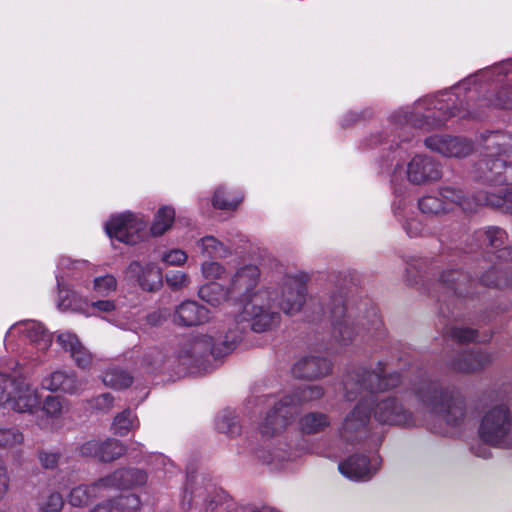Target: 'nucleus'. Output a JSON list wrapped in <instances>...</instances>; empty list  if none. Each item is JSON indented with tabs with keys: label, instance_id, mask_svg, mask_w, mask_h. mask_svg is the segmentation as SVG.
Here are the masks:
<instances>
[{
	"label": "nucleus",
	"instance_id": "5fc2aeb1",
	"mask_svg": "<svg viewBox=\"0 0 512 512\" xmlns=\"http://www.w3.org/2000/svg\"><path fill=\"white\" fill-rule=\"evenodd\" d=\"M65 406L57 396H48L43 403L44 412L53 418L59 417L64 412Z\"/></svg>",
	"mask_w": 512,
	"mask_h": 512
},
{
	"label": "nucleus",
	"instance_id": "9b49d317",
	"mask_svg": "<svg viewBox=\"0 0 512 512\" xmlns=\"http://www.w3.org/2000/svg\"><path fill=\"white\" fill-rule=\"evenodd\" d=\"M368 403L374 404V418L381 424L413 426L416 421L413 414L405 409L396 397L372 399V394H365Z\"/></svg>",
	"mask_w": 512,
	"mask_h": 512
},
{
	"label": "nucleus",
	"instance_id": "a19ab883",
	"mask_svg": "<svg viewBox=\"0 0 512 512\" xmlns=\"http://www.w3.org/2000/svg\"><path fill=\"white\" fill-rule=\"evenodd\" d=\"M419 209L422 213L428 215H442L450 211L448 203L441 197L434 195H427L422 197L418 202Z\"/></svg>",
	"mask_w": 512,
	"mask_h": 512
},
{
	"label": "nucleus",
	"instance_id": "b1692460",
	"mask_svg": "<svg viewBox=\"0 0 512 512\" xmlns=\"http://www.w3.org/2000/svg\"><path fill=\"white\" fill-rule=\"evenodd\" d=\"M332 371L331 362L323 357L308 356L297 361L292 373L297 378L314 379L329 375Z\"/></svg>",
	"mask_w": 512,
	"mask_h": 512
},
{
	"label": "nucleus",
	"instance_id": "4d7b16f0",
	"mask_svg": "<svg viewBox=\"0 0 512 512\" xmlns=\"http://www.w3.org/2000/svg\"><path fill=\"white\" fill-rule=\"evenodd\" d=\"M161 259L168 265L181 266L187 261V254L181 249H173L164 253Z\"/></svg>",
	"mask_w": 512,
	"mask_h": 512
},
{
	"label": "nucleus",
	"instance_id": "69168bd1",
	"mask_svg": "<svg viewBox=\"0 0 512 512\" xmlns=\"http://www.w3.org/2000/svg\"><path fill=\"white\" fill-rule=\"evenodd\" d=\"M92 308L98 313H110L115 310V303L111 300H99L92 302Z\"/></svg>",
	"mask_w": 512,
	"mask_h": 512
},
{
	"label": "nucleus",
	"instance_id": "f3484780",
	"mask_svg": "<svg viewBox=\"0 0 512 512\" xmlns=\"http://www.w3.org/2000/svg\"><path fill=\"white\" fill-rule=\"evenodd\" d=\"M15 334H23L30 344L34 345L38 351L45 352L52 344L51 334L44 326L33 320L21 321L14 324L6 334V342H10Z\"/></svg>",
	"mask_w": 512,
	"mask_h": 512
},
{
	"label": "nucleus",
	"instance_id": "774afa93",
	"mask_svg": "<svg viewBox=\"0 0 512 512\" xmlns=\"http://www.w3.org/2000/svg\"><path fill=\"white\" fill-rule=\"evenodd\" d=\"M94 405L101 410L110 409L113 405V397L109 393L102 394L95 399Z\"/></svg>",
	"mask_w": 512,
	"mask_h": 512
},
{
	"label": "nucleus",
	"instance_id": "f257e3e1",
	"mask_svg": "<svg viewBox=\"0 0 512 512\" xmlns=\"http://www.w3.org/2000/svg\"><path fill=\"white\" fill-rule=\"evenodd\" d=\"M401 383V375L396 372L387 373L383 362H378L372 371L357 368L347 372L343 378L344 397L348 401L360 399L341 423L339 435L342 440L355 444L366 438L370 422V405L365 394L390 390Z\"/></svg>",
	"mask_w": 512,
	"mask_h": 512
},
{
	"label": "nucleus",
	"instance_id": "72a5a7b5",
	"mask_svg": "<svg viewBox=\"0 0 512 512\" xmlns=\"http://www.w3.org/2000/svg\"><path fill=\"white\" fill-rule=\"evenodd\" d=\"M201 254L210 258H226L231 254V250L224 243L214 236H205L197 241Z\"/></svg>",
	"mask_w": 512,
	"mask_h": 512
},
{
	"label": "nucleus",
	"instance_id": "ddd939ff",
	"mask_svg": "<svg viewBox=\"0 0 512 512\" xmlns=\"http://www.w3.org/2000/svg\"><path fill=\"white\" fill-rule=\"evenodd\" d=\"M220 502L221 497L214 485L211 483L203 485V479L199 481L198 477H188L183 505L187 504L190 507L195 503L202 506L205 512H213Z\"/></svg>",
	"mask_w": 512,
	"mask_h": 512
},
{
	"label": "nucleus",
	"instance_id": "13d9d810",
	"mask_svg": "<svg viewBox=\"0 0 512 512\" xmlns=\"http://www.w3.org/2000/svg\"><path fill=\"white\" fill-rule=\"evenodd\" d=\"M114 501L120 504L121 512L134 511L140 507L141 501L136 494H128L115 498Z\"/></svg>",
	"mask_w": 512,
	"mask_h": 512
},
{
	"label": "nucleus",
	"instance_id": "c9c22d12",
	"mask_svg": "<svg viewBox=\"0 0 512 512\" xmlns=\"http://www.w3.org/2000/svg\"><path fill=\"white\" fill-rule=\"evenodd\" d=\"M480 281L488 287H512V270L493 267L481 277Z\"/></svg>",
	"mask_w": 512,
	"mask_h": 512
},
{
	"label": "nucleus",
	"instance_id": "2f4dec72",
	"mask_svg": "<svg viewBox=\"0 0 512 512\" xmlns=\"http://www.w3.org/2000/svg\"><path fill=\"white\" fill-rule=\"evenodd\" d=\"M330 424L329 416L322 412H310L299 419V428L304 434L323 432Z\"/></svg>",
	"mask_w": 512,
	"mask_h": 512
},
{
	"label": "nucleus",
	"instance_id": "6e6d98bb",
	"mask_svg": "<svg viewBox=\"0 0 512 512\" xmlns=\"http://www.w3.org/2000/svg\"><path fill=\"white\" fill-rule=\"evenodd\" d=\"M449 334L454 340L461 343L474 341L477 336L475 330L463 327H452Z\"/></svg>",
	"mask_w": 512,
	"mask_h": 512
},
{
	"label": "nucleus",
	"instance_id": "393cba45",
	"mask_svg": "<svg viewBox=\"0 0 512 512\" xmlns=\"http://www.w3.org/2000/svg\"><path fill=\"white\" fill-rule=\"evenodd\" d=\"M40 407V399L35 389L22 380H18L11 398L12 409L18 413L33 414Z\"/></svg>",
	"mask_w": 512,
	"mask_h": 512
},
{
	"label": "nucleus",
	"instance_id": "0eeeda50",
	"mask_svg": "<svg viewBox=\"0 0 512 512\" xmlns=\"http://www.w3.org/2000/svg\"><path fill=\"white\" fill-rule=\"evenodd\" d=\"M276 284V290L268 288L272 293L273 305L289 316L301 312L308 298L306 276L284 273L277 278Z\"/></svg>",
	"mask_w": 512,
	"mask_h": 512
},
{
	"label": "nucleus",
	"instance_id": "6e6552de",
	"mask_svg": "<svg viewBox=\"0 0 512 512\" xmlns=\"http://www.w3.org/2000/svg\"><path fill=\"white\" fill-rule=\"evenodd\" d=\"M482 441L491 446L505 448L512 444V412L507 404L500 403L488 408L478 429Z\"/></svg>",
	"mask_w": 512,
	"mask_h": 512
},
{
	"label": "nucleus",
	"instance_id": "412c9836",
	"mask_svg": "<svg viewBox=\"0 0 512 512\" xmlns=\"http://www.w3.org/2000/svg\"><path fill=\"white\" fill-rule=\"evenodd\" d=\"M125 273L126 277L136 280L147 291L157 290L162 285V272L151 263L143 266L138 261H132Z\"/></svg>",
	"mask_w": 512,
	"mask_h": 512
},
{
	"label": "nucleus",
	"instance_id": "79ce46f5",
	"mask_svg": "<svg viewBox=\"0 0 512 512\" xmlns=\"http://www.w3.org/2000/svg\"><path fill=\"white\" fill-rule=\"evenodd\" d=\"M216 429L225 434L233 435L238 433L237 416L234 411L225 409L221 411L215 420Z\"/></svg>",
	"mask_w": 512,
	"mask_h": 512
},
{
	"label": "nucleus",
	"instance_id": "603ef678",
	"mask_svg": "<svg viewBox=\"0 0 512 512\" xmlns=\"http://www.w3.org/2000/svg\"><path fill=\"white\" fill-rule=\"evenodd\" d=\"M165 281L172 290H180L189 285V276L181 271H169L165 275Z\"/></svg>",
	"mask_w": 512,
	"mask_h": 512
},
{
	"label": "nucleus",
	"instance_id": "bb28decb",
	"mask_svg": "<svg viewBox=\"0 0 512 512\" xmlns=\"http://www.w3.org/2000/svg\"><path fill=\"white\" fill-rule=\"evenodd\" d=\"M43 388L50 391H63L77 393L81 388V382L73 372L55 371L42 380Z\"/></svg>",
	"mask_w": 512,
	"mask_h": 512
},
{
	"label": "nucleus",
	"instance_id": "aec40b11",
	"mask_svg": "<svg viewBox=\"0 0 512 512\" xmlns=\"http://www.w3.org/2000/svg\"><path fill=\"white\" fill-rule=\"evenodd\" d=\"M483 155L500 157L512 155V134L506 131H487L479 136Z\"/></svg>",
	"mask_w": 512,
	"mask_h": 512
},
{
	"label": "nucleus",
	"instance_id": "ea45409f",
	"mask_svg": "<svg viewBox=\"0 0 512 512\" xmlns=\"http://www.w3.org/2000/svg\"><path fill=\"white\" fill-rule=\"evenodd\" d=\"M132 381V376L118 367L109 368L103 375L104 384L114 389L127 388L132 384Z\"/></svg>",
	"mask_w": 512,
	"mask_h": 512
},
{
	"label": "nucleus",
	"instance_id": "423d86ee",
	"mask_svg": "<svg viewBox=\"0 0 512 512\" xmlns=\"http://www.w3.org/2000/svg\"><path fill=\"white\" fill-rule=\"evenodd\" d=\"M323 395L324 389L321 386L303 385L278 402L273 401V407L259 426L261 435L270 438L281 433L294 419L301 404L318 400Z\"/></svg>",
	"mask_w": 512,
	"mask_h": 512
},
{
	"label": "nucleus",
	"instance_id": "680f3d73",
	"mask_svg": "<svg viewBox=\"0 0 512 512\" xmlns=\"http://www.w3.org/2000/svg\"><path fill=\"white\" fill-rule=\"evenodd\" d=\"M90 512H121L120 504L110 499L96 505Z\"/></svg>",
	"mask_w": 512,
	"mask_h": 512
},
{
	"label": "nucleus",
	"instance_id": "9d476101",
	"mask_svg": "<svg viewBox=\"0 0 512 512\" xmlns=\"http://www.w3.org/2000/svg\"><path fill=\"white\" fill-rule=\"evenodd\" d=\"M146 226L147 223L143 218L125 212L111 217L105 225V231L111 239L134 245L142 240Z\"/></svg>",
	"mask_w": 512,
	"mask_h": 512
},
{
	"label": "nucleus",
	"instance_id": "2eb2a0df",
	"mask_svg": "<svg viewBox=\"0 0 512 512\" xmlns=\"http://www.w3.org/2000/svg\"><path fill=\"white\" fill-rule=\"evenodd\" d=\"M407 180L415 185L438 181L442 177L440 164L426 155H416L407 164Z\"/></svg>",
	"mask_w": 512,
	"mask_h": 512
},
{
	"label": "nucleus",
	"instance_id": "e433bc0d",
	"mask_svg": "<svg viewBox=\"0 0 512 512\" xmlns=\"http://www.w3.org/2000/svg\"><path fill=\"white\" fill-rule=\"evenodd\" d=\"M138 426L139 421L135 413L130 409H126L114 417L111 429L114 434L125 436Z\"/></svg>",
	"mask_w": 512,
	"mask_h": 512
},
{
	"label": "nucleus",
	"instance_id": "473e14b6",
	"mask_svg": "<svg viewBox=\"0 0 512 512\" xmlns=\"http://www.w3.org/2000/svg\"><path fill=\"white\" fill-rule=\"evenodd\" d=\"M198 296L212 306H218L229 297L231 298L229 287L224 288L216 282L207 283L201 286L198 291Z\"/></svg>",
	"mask_w": 512,
	"mask_h": 512
},
{
	"label": "nucleus",
	"instance_id": "5701e85b",
	"mask_svg": "<svg viewBox=\"0 0 512 512\" xmlns=\"http://www.w3.org/2000/svg\"><path fill=\"white\" fill-rule=\"evenodd\" d=\"M377 463H370L364 455H353L339 463L338 469L345 477L355 481L369 480L377 470Z\"/></svg>",
	"mask_w": 512,
	"mask_h": 512
},
{
	"label": "nucleus",
	"instance_id": "338daca9",
	"mask_svg": "<svg viewBox=\"0 0 512 512\" xmlns=\"http://www.w3.org/2000/svg\"><path fill=\"white\" fill-rule=\"evenodd\" d=\"M9 476L7 469L3 464H0V499H2L9 488Z\"/></svg>",
	"mask_w": 512,
	"mask_h": 512
},
{
	"label": "nucleus",
	"instance_id": "052dcab7",
	"mask_svg": "<svg viewBox=\"0 0 512 512\" xmlns=\"http://www.w3.org/2000/svg\"><path fill=\"white\" fill-rule=\"evenodd\" d=\"M60 455L52 451H41L39 453V461L45 468H54L57 466Z\"/></svg>",
	"mask_w": 512,
	"mask_h": 512
},
{
	"label": "nucleus",
	"instance_id": "7c9ffc66",
	"mask_svg": "<svg viewBox=\"0 0 512 512\" xmlns=\"http://www.w3.org/2000/svg\"><path fill=\"white\" fill-rule=\"evenodd\" d=\"M99 480L91 486L80 485L73 488L69 494V503L75 507L86 505L93 497L107 492L106 486H98Z\"/></svg>",
	"mask_w": 512,
	"mask_h": 512
},
{
	"label": "nucleus",
	"instance_id": "4be33fe9",
	"mask_svg": "<svg viewBox=\"0 0 512 512\" xmlns=\"http://www.w3.org/2000/svg\"><path fill=\"white\" fill-rule=\"evenodd\" d=\"M57 343L70 353L75 364L81 369H89L93 364L92 353L81 343L76 334L62 332L57 337Z\"/></svg>",
	"mask_w": 512,
	"mask_h": 512
},
{
	"label": "nucleus",
	"instance_id": "864d4df0",
	"mask_svg": "<svg viewBox=\"0 0 512 512\" xmlns=\"http://www.w3.org/2000/svg\"><path fill=\"white\" fill-rule=\"evenodd\" d=\"M23 434L17 429L0 428V447H14L23 442Z\"/></svg>",
	"mask_w": 512,
	"mask_h": 512
},
{
	"label": "nucleus",
	"instance_id": "4468645a",
	"mask_svg": "<svg viewBox=\"0 0 512 512\" xmlns=\"http://www.w3.org/2000/svg\"><path fill=\"white\" fill-rule=\"evenodd\" d=\"M425 146L444 157L463 158L473 152V143L463 137L432 135L425 139Z\"/></svg>",
	"mask_w": 512,
	"mask_h": 512
},
{
	"label": "nucleus",
	"instance_id": "58836bf2",
	"mask_svg": "<svg viewBox=\"0 0 512 512\" xmlns=\"http://www.w3.org/2000/svg\"><path fill=\"white\" fill-rule=\"evenodd\" d=\"M99 460L102 462H111L124 455L128 449L117 439L108 438L100 441Z\"/></svg>",
	"mask_w": 512,
	"mask_h": 512
},
{
	"label": "nucleus",
	"instance_id": "1a4fd4ad",
	"mask_svg": "<svg viewBox=\"0 0 512 512\" xmlns=\"http://www.w3.org/2000/svg\"><path fill=\"white\" fill-rule=\"evenodd\" d=\"M272 293L269 289L259 290L244 306V314L248 316L251 329L255 332H265L276 327L280 323L279 312L272 310Z\"/></svg>",
	"mask_w": 512,
	"mask_h": 512
},
{
	"label": "nucleus",
	"instance_id": "7ed1b4c3",
	"mask_svg": "<svg viewBox=\"0 0 512 512\" xmlns=\"http://www.w3.org/2000/svg\"><path fill=\"white\" fill-rule=\"evenodd\" d=\"M447 99H435L434 97H426L415 103L412 108H403L394 112L390 119L398 128L407 130L409 127H418L423 129H436L442 127L452 116L462 118H479L482 113L476 110L463 109L455 106V100L452 94Z\"/></svg>",
	"mask_w": 512,
	"mask_h": 512
},
{
	"label": "nucleus",
	"instance_id": "bf43d9fd",
	"mask_svg": "<svg viewBox=\"0 0 512 512\" xmlns=\"http://www.w3.org/2000/svg\"><path fill=\"white\" fill-rule=\"evenodd\" d=\"M100 441L89 440L79 447V453L83 457H96L99 459Z\"/></svg>",
	"mask_w": 512,
	"mask_h": 512
},
{
	"label": "nucleus",
	"instance_id": "cd10ccee",
	"mask_svg": "<svg viewBox=\"0 0 512 512\" xmlns=\"http://www.w3.org/2000/svg\"><path fill=\"white\" fill-rule=\"evenodd\" d=\"M473 280L465 273L456 270L443 272L439 280V286L447 292L466 296L471 293L470 287Z\"/></svg>",
	"mask_w": 512,
	"mask_h": 512
},
{
	"label": "nucleus",
	"instance_id": "4c0bfd02",
	"mask_svg": "<svg viewBox=\"0 0 512 512\" xmlns=\"http://www.w3.org/2000/svg\"><path fill=\"white\" fill-rule=\"evenodd\" d=\"M175 219V210L171 206L161 207L153 220L151 225V233L154 236L163 235L173 224Z\"/></svg>",
	"mask_w": 512,
	"mask_h": 512
},
{
	"label": "nucleus",
	"instance_id": "de8ad7c7",
	"mask_svg": "<svg viewBox=\"0 0 512 512\" xmlns=\"http://www.w3.org/2000/svg\"><path fill=\"white\" fill-rule=\"evenodd\" d=\"M88 264L86 260H73L70 257L63 256L59 259L58 263V270L62 275L57 276L61 279V282H63L64 276H74L76 270H81L88 266Z\"/></svg>",
	"mask_w": 512,
	"mask_h": 512
},
{
	"label": "nucleus",
	"instance_id": "6ab92c4d",
	"mask_svg": "<svg viewBox=\"0 0 512 512\" xmlns=\"http://www.w3.org/2000/svg\"><path fill=\"white\" fill-rule=\"evenodd\" d=\"M147 473L138 468H122L99 479L98 486H106L107 491L113 489H131L147 482Z\"/></svg>",
	"mask_w": 512,
	"mask_h": 512
},
{
	"label": "nucleus",
	"instance_id": "37998d69",
	"mask_svg": "<svg viewBox=\"0 0 512 512\" xmlns=\"http://www.w3.org/2000/svg\"><path fill=\"white\" fill-rule=\"evenodd\" d=\"M480 105H491L500 109L512 108V88L509 86L501 87L491 98L484 100V103Z\"/></svg>",
	"mask_w": 512,
	"mask_h": 512
},
{
	"label": "nucleus",
	"instance_id": "f8f14e48",
	"mask_svg": "<svg viewBox=\"0 0 512 512\" xmlns=\"http://www.w3.org/2000/svg\"><path fill=\"white\" fill-rule=\"evenodd\" d=\"M474 177L487 185H512V162L482 155L474 166Z\"/></svg>",
	"mask_w": 512,
	"mask_h": 512
},
{
	"label": "nucleus",
	"instance_id": "c756f323",
	"mask_svg": "<svg viewBox=\"0 0 512 512\" xmlns=\"http://www.w3.org/2000/svg\"><path fill=\"white\" fill-rule=\"evenodd\" d=\"M439 195L448 203L450 210L454 204L459 205L466 212H473L477 207L481 206L476 202L477 193L473 195L471 199L466 198L461 190L451 186L442 187L439 191Z\"/></svg>",
	"mask_w": 512,
	"mask_h": 512
},
{
	"label": "nucleus",
	"instance_id": "c85d7f7f",
	"mask_svg": "<svg viewBox=\"0 0 512 512\" xmlns=\"http://www.w3.org/2000/svg\"><path fill=\"white\" fill-rule=\"evenodd\" d=\"M476 202L477 204L512 214V189H506L499 194L479 191L477 192Z\"/></svg>",
	"mask_w": 512,
	"mask_h": 512
},
{
	"label": "nucleus",
	"instance_id": "0e129e2a",
	"mask_svg": "<svg viewBox=\"0 0 512 512\" xmlns=\"http://www.w3.org/2000/svg\"><path fill=\"white\" fill-rule=\"evenodd\" d=\"M403 227H404L406 233L408 234V236H410V237H416V236L420 235L423 231L422 224L416 219L407 220L405 222V224L403 225Z\"/></svg>",
	"mask_w": 512,
	"mask_h": 512
},
{
	"label": "nucleus",
	"instance_id": "3c124183",
	"mask_svg": "<svg viewBox=\"0 0 512 512\" xmlns=\"http://www.w3.org/2000/svg\"><path fill=\"white\" fill-rule=\"evenodd\" d=\"M201 272L205 279L212 281L222 279L226 275L225 267L215 261H205L202 263Z\"/></svg>",
	"mask_w": 512,
	"mask_h": 512
},
{
	"label": "nucleus",
	"instance_id": "09e8293b",
	"mask_svg": "<svg viewBox=\"0 0 512 512\" xmlns=\"http://www.w3.org/2000/svg\"><path fill=\"white\" fill-rule=\"evenodd\" d=\"M483 235L485 236L487 244L495 249H500L507 239L506 232L500 227H488L483 232Z\"/></svg>",
	"mask_w": 512,
	"mask_h": 512
},
{
	"label": "nucleus",
	"instance_id": "e2e57ef3",
	"mask_svg": "<svg viewBox=\"0 0 512 512\" xmlns=\"http://www.w3.org/2000/svg\"><path fill=\"white\" fill-rule=\"evenodd\" d=\"M488 445H491L490 443H486L483 441V443H477L471 446V452L480 458L488 459L491 457V449Z\"/></svg>",
	"mask_w": 512,
	"mask_h": 512
},
{
	"label": "nucleus",
	"instance_id": "c03bdc74",
	"mask_svg": "<svg viewBox=\"0 0 512 512\" xmlns=\"http://www.w3.org/2000/svg\"><path fill=\"white\" fill-rule=\"evenodd\" d=\"M17 381L4 373H0V407L10 408Z\"/></svg>",
	"mask_w": 512,
	"mask_h": 512
},
{
	"label": "nucleus",
	"instance_id": "20e7f679",
	"mask_svg": "<svg viewBox=\"0 0 512 512\" xmlns=\"http://www.w3.org/2000/svg\"><path fill=\"white\" fill-rule=\"evenodd\" d=\"M223 328L224 335L219 337L213 334L198 335L185 342L178 354L180 363L187 368L200 369L209 354L219 358L231 353L242 339L243 327L240 326L239 316L227 319Z\"/></svg>",
	"mask_w": 512,
	"mask_h": 512
},
{
	"label": "nucleus",
	"instance_id": "f03ea898",
	"mask_svg": "<svg viewBox=\"0 0 512 512\" xmlns=\"http://www.w3.org/2000/svg\"><path fill=\"white\" fill-rule=\"evenodd\" d=\"M411 389L426 412L440 417L452 427H458L464 423L467 416L466 403L456 388L421 376L413 381Z\"/></svg>",
	"mask_w": 512,
	"mask_h": 512
},
{
	"label": "nucleus",
	"instance_id": "a878e982",
	"mask_svg": "<svg viewBox=\"0 0 512 512\" xmlns=\"http://www.w3.org/2000/svg\"><path fill=\"white\" fill-rule=\"evenodd\" d=\"M209 310L195 301L181 303L174 315V322L182 326L200 325L209 320Z\"/></svg>",
	"mask_w": 512,
	"mask_h": 512
},
{
	"label": "nucleus",
	"instance_id": "8fccbe9b",
	"mask_svg": "<svg viewBox=\"0 0 512 512\" xmlns=\"http://www.w3.org/2000/svg\"><path fill=\"white\" fill-rule=\"evenodd\" d=\"M117 287V281L116 278L111 275L107 274L104 276L96 277L93 281V288L95 292H97L100 295H108L111 292L115 291Z\"/></svg>",
	"mask_w": 512,
	"mask_h": 512
},
{
	"label": "nucleus",
	"instance_id": "49530a36",
	"mask_svg": "<svg viewBox=\"0 0 512 512\" xmlns=\"http://www.w3.org/2000/svg\"><path fill=\"white\" fill-rule=\"evenodd\" d=\"M56 278L59 290V299L57 303L58 308L62 311H66L69 309H77V295L75 294V292L64 288L62 286L61 279L58 276H56Z\"/></svg>",
	"mask_w": 512,
	"mask_h": 512
},
{
	"label": "nucleus",
	"instance_id": "f704fd0d",
	"mask_svg": "<svg viewBox=\"0 0 512 512\" xmlns=\"http://www.w3.org/2000/svg\"><path fill=\"white\" fill-rule=\"evenodd\" d=\"M36 506L39 512H61L64 499L58 491L47 489L39 493Z\"/></svg>",
	"mask_w": 512,
	"mask_h": 512
},
{
	"label": "nucleus",
	"instance_id": "dca6fc26",
	"mask_svg": "<svg viewBox=\"0 0 512 512\" xmlns=\"http://www.w3.org/2000/svg\"><path fill=\"white\" fill-rule=\"evenodd\" d=\"M259 279L260 270L256 265L240 267L232 276L228 286L231 298L239 301L251 300Z\"/></svg>",
	"mask_w": 512,
	"mask_h": 512
},
{
	"label": "nucleus",
	"instance_id": "39448f33",
	"mask_svg": "<svg viewBox=\"0 0 512 512\" xmlns=\"http://www.w3.org/2000/svg\"><path fill=\"white\" fill-rule=\"evenodd\" d=\"M327 306L330 313L331 335L340 345H350L357 337L364 335V332L370 337L382 335L383 323L375 310L370 311L369 319L365 322L356 324L347 312L343 295H333Z\"/></svg>",
	"mask_w": 512,
	"mask_h": 512
},
{
	"label": "nucleus",
	"instance_id": "a211bd4d",
	"mask_svg": "<svg viewBox=\"0 0 512 512\" xmlns=\"http://www.w3.org/2000/svg\"><path fill=\"white\" fill-rule=\"evenodd\" d=\"M493 359V354L481 349L464 350L450 361L449 367L459 373L472 374L488 367Z\"/></svg>",
	"mask_w": 512,
	"mask_h": 512
},
{
	"label": "nucleus",
	"instance_id": "a18cd8bd",
	"mask_svg": "<svg viewBox=\"0 0 512 512\" xmlns=\"http://www.w3.org/2000/svg\"><path fill=\"white\" fill-rule=\"evenodd\" d=\"M241 201L242 197H226V192L224 191L223 187H219L214 193L212 204L216 209L234 210L237 208Z\"/></svg>",
	"mask_w": 512,
	"mask_h": 512
}]
</instances>
